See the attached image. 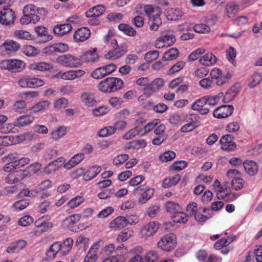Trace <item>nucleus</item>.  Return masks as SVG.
Instances as JSON below:
<instances>
[{
    "label": "nucleus",
    "instance_id": "nucleus-60",
    "mask_svg": "<svg viewBox=\"0 0 262 262\" xmlns=\"http://www.w3.org/2000/svg\"><path fill=\"white\" fill-rule=\"evenodd\" d=\"M45 84L44 81L37 78H30V88L41 86Z\"/></svg>",
    "mask_w": 262,
    "mask_h": 262
},
{
    "label": "nucleus",
    "instance_id": "nucleus-58",
    "mask_svg": "<svg viewBox=\"0 0 262 262\" xmlns=\"http://www.w3.org/2000/svg\"><path fill=\"white\" fill-rule=\"evenodd\" d=\"M184 64L185 63L183 61L177 62L169 70L168 74L171 75L180 71L184 67Z\"/></svg>",
    "mask_w": 262,
    "mask_h": 262
},
{
    "label": "nucleus",
    "instance_id": "nucleus-23",
    "mask_svg": "<svg viewBox=\"0 0 262 262\" xmlns=\"http://www.w3.org/2000/svg\"><path fill=\"white\" fill-rule=\"evenodd\" d=\"M101 167L100 166H94L90 167L84 174L83 179L90 181L94 178L100 171Z\"/></svg>",
    "mask_w": 262,
    "mask_h": 262
},
{
    "label": "nucleus",
    "instance_id": "nucleus-35",
    "mask_svg": "<svg viewBox=\"0 0 262 262\" xmlns=\"http://www.w3.org/2000/svg\"><path fill=\"white\" fill-rule=\"evenodd\" d=\"M146 145V142L143 139L134 140L125 146V149H140Z\"/></svg>",
    "mask_w": 262,
    "mask_h": 262
},
{
    "label": "nucleus",
    "instance_id": "nucleus-55",
    "mask_svg": "<svg viewBox=\"0 0 262 262\" xmlns=\"http://www.w3.org/2000/svg\"><path fill=\"white\" fill-rule=\"evenodd\" d=\"M129 158L127 154L119 155L113 159V163L115 165H118L123 164Z\"/></svg>",
    "mask_w": 262,
    "mask_h": 262
},
{
    "label": "nucleus",
    "instance_id": "nucleus-53",
    "mask_svg": "<svg viewBox=\"0 0 262 262\" xmlns=\"http://www.w3.org/2000/svg\"><path fill=\"white\" fill-rule=\"evenodd\" d=\"M14 36L18 38L23 39L30 40L32 38L31 34L29 32L25 30H17L15 31Z\"/></svg>",
    "mask_w": 262,
    "mask_h": 262
},
{
    "label": "nucleus",
    "instance_id": "nucleus-49",
    "mask_svg": "<svg viewBox=\"0 0 262 262\" xmlns=\"http://www.w3.org/2000/svg\"><path fill=\"white\" fill-rule=\"evenodd\" d=\"M133 235L132 231H122L117 236L116 240L118 242H123L127 241Z\"/></svg>",
    "mask_w": 262,
    "mask_h": 262
},
{
    "label": "nucleus",
    "instance_id": "nucleus-4",
    "mask_svg": "<svg viewBox=\"0 0 262 262\" xmlns=\"http://www.w3.org/2000/svg\"><path fill=\"white\" fill-rule=\"evenodd\" d=\"M57 62L67 67H78L81 65V60L70 54L58 57Z\"/></svg>",
    "mask_w": 262,
    "mask_h": 262
},
{
    "label": "nucleus",
    "instance_id": "nucleus-61",
    "mask_svg": "<svg viewBox=\"0 0 262 262\" xmlns=\"http://www.w3.org/2000/svg\"><path fill=\"white\" fill-rule=\"evenodd\" d=\"M205 97L207 99V106L210 107V110L217 104L219 101V97H210L209 96H205Z\"/></svg>",
    "mask_w": 262,
    "mask_h": 262
},
{
    "label": "nucleus",
    "instance_id": "nucleus-37",
    "mask_svg": "<svg viewBox=\"0 0 262 262\" xmlns=\"http://www.w3.org/2000/svg\"><path fill=\"white\" fill-rule=\"evenodd\" d=\"M179 53V51L177 48H171L168 51L165 52L162 59L165 61L175 59L178 56Z\"/></svg>",
    "mask_w": 262,
    "mask_h": 262
},
{
    "label": "nucleus",
    "instance_id": "nucleus-41",
    "mask_svg": "<svg viewBox=\"0 0 262 262\" xmlns=\"http://www.w3.org/2000/svg\"><path fill=\"white\" fill-rule=\"evenodd\" d=\"M50 104L49 101H41L34 104L32 107L31 110L34 113L38 112L48 108Z\"/></svg>",
    "mask_w": 262,
    "mask_h": 262
},
{
    "label": "nucleus",
    "instance_id": "nucleus-19",
    "mask_svg": "<svg viewBox=\"0 0 262 262\" xmlns=\"http://www.w3.org/2000/svg\"><path fill=\"white\" fill-rule=\"evenodd\" d=\"M72 29L69 24L57 25L54 27L53 32L58 36H62L68 33Z\"/></svg>",
    "mask_w": 262,
    "mask_h": 262
},
{
    "label": "nucleus",
    "instance_id": "nucleus-27",
    "mask_svg": "<svg viewBox=\"0 0 262 262\" xmlns=\"http://www.w3.org/2000/svg\"><path fill=\"white\" fill-rule=\"evenodd\" d=\"M105 11V8L102 5H97L90 9L85 12L86 17L97 16L101 15Z\"/></svg>",
    "mask_w": 262,
    "mask_h": 262
},
{
    "label": "nucleus",
    "instance_id": "nucleus-57",
    "mask_svg": "<svg viewBox=\"0 0 262 262\" xmlns=\"http://www.w3.org/2000/svg\"><path fill=\"white\" fill-rule=\"evenodd\" d=\"M226 10L228 16L231 17L237 12L238 6L236 5L228 4L226 6Z\"/></svg>",
    "mask_w": 262,
    "mask_h": 262
},
{
    "label": "nucleus",
    "instance_id": "nucleus-31",
    "mask_svg": "<svg viewBox=\"0 0 262 262\" xmlns=\"http://www.w3.org/2000/svg\"><path fill=\"white\" fill-rule=\"evenodd\" d=\"M199 61L203 65L209 66L216 62V57L211 53H207L200 59Z\"/></svg>",
    "mask_w": 262,
    "mask_h": 262
},
{
    "label": "nucleus",
    "instance_id": "nucleus-24",
    "mask_svg": "<svg viewBox=\"0 0 262 262\" xmlns=\"http://www.w3.org/2000/svg\"><path fill=\"white\" fill-rule=\"evenodd\" d=\"M164 81L162 78H157L153 80L152 82L148 84L145 89L146 92L150 93L155 92L160 90L164 85Z\"/></svg>",
    "mask_w": 262,
    "mask_h": 262
},
{
    "label": "nucleus",
    "instance_id": "nucleus-64",
    "mask_svg": "<svg viewBox=\"0 0 262 262\" xmlns=\"http://www.w3.org/2000/svg\"><path fill=\"white\" fill-rule=\"evenodd\" d=\"M33 222V219L30 215H26L21 218L18 221L20 226L26 227Z\"/></svg>",
    "mask_w": 262,
    "mask_h": 262
},
{
    "label": "nucleus",
    "instance_id": "nucleus-47",
    "mask_svg": "<svg viewBox=\"0 0 262 262\" xmlns=\"http://www.w3.org/2000/svg\"><path fill=\"white\" fill-rule=\"evenodd\" d=\"M23 52L28 56H34L39 53L37 49L30 45H27L24 47Z\"/></svg>",
    "mask_w": 262,
    "mask_h": 262
},
{
    "label": "nucleus",
    "instance_id": "nucleus-18",
    "mask_svg": "<svg viewBox=\"0 0 262 262\" xmlns=\"http://www.w3.org/2000/svg\"><path fill=\"white\" fill-rule=\"evenodd\" d=\"M81 100L88 107L93 106L97 103L94 94L91 92H84L81 95Z\"/></svg>",
    "mask_w": 262,
    "mask_h": 262
},
{
    "label": "nucleus",
    "instance_id": "nucleus-21",
    "mask_svg": "<svg viewBox=\"0 0 262 262\" xmlns=\"http://www.w3.org/2000/svg\"><path fill=\"white\" fill-rule=\"evenodd\" d=\"M35 30L38 36L41 38L39 41L41 42H46L52 39V36L48 34L47 29L43 26H38L35 29Z\"/></svg>",
    "mask_w": 262,
    "mask_h": 262
},
{
    "label": "nucleus",
    "instance_id": "nucleus-9",
    "mask_svg": "<svg viewBox=\"0 0 262 262\" xmlns=\"http://www.w3.org/2000/svg\"><path fill=\"white\" fill-rule=\"evenodd\" d=\"M207 99L205 96L196 100L191 105L193 110L198 111L202 115L207 114L210 107L207 106Z\"/></svg>",
    "mask_w": 262,
    "mask_h": 262
},
{
    "label": "nucleus",
    "instance_id": "nucleus-52",
    "mask_svg": "<svg viewBox=\"0 0 262 262\" xmlns=\"http://www.w3.org/2000/svg\"><path fill=\"white\" fill-rule=\"evenodd\" d=\"M106 76V75L105 73L103 67L96 69L91 73V76L96 79H101Z\"/></svg>",
    "mask_w": 262,
    "mask_h": 262
},
{
    "label": "nucleus",
    "instance_id": "nucleus-26",
    "mask_svg": "<svg viewBox=\"0 0 262 262\" xmlns=\"http://www.w3.org/2000/svg\"><path fill=\"white\" fill-rule=\"evenodd\" d=\"M150 30L157 31L162 24V21L160 18V14L157 13L150 17L148 22Z\"/></svg>",
    "mask_w": 262,
    "mask_h": 262
},
{
    "label": "nucleus",
    "instance_id": "nucleus-15",
    "mask_svg": "<svg viewBox=\"0 0 262 262\" xmlns=\"http://www.w3.org/2000/svg\"><path fill=\"white\" fill-rule=\"evenodd\" d=\"M84 155L83 153L80 152L75 155L70 160L64 165L65 168L70 169L75 166L84 159Z\"/></svg>",
    "mask_w": 262,
    "mask_h": 262
},
{
    "label": "nucleus",
    "instance_id": "nucleus-32",
    "mask_svg": "<svg viewBox=\"0 0 262 262\" xmlns=\"http://www.w3.org/2000/svg\"><path fill=\"white\" fill-rule=\"evenodd\" d=\"M18 129L15 123H3L0 125V132L2 134L16 133Z\"/></svg>",
    "mask_w": 262,
    "mask_h": 262
},
{
    "label": "nucleus",
    "instance_id": "nucleus-62",
    "mask_svg": "<svg viewBox=\"0 0 262 262\" xmlns=\"http://www.w3.org/2000/svg\"><path fill=\"white\" fill-rule=\"evenodd\" d=\"M205 50L203 48H199L192 52L189 56V60L190 61H194L197 59L200 55L204 53Z\"/></svg>",
    "mask_w": 262,
    "mask_h": 262
},
{
    "label": "nucleus",
    "instance_id": "nucleus-38",
    "mask_svg": "<svg viewBox=\"0 0 262 262\" xmlns=\"http://www.w3.org/2000/svg\"><path fill=\"white\" fill-rule=\"evenodd\" d=\"M165 207L167 212H171L173 214L181 211L180 205L178 203L172 201L166 202L165 203Z\"/></svg>",
    "mask_w": 262,
    "mask_h": 262
},
{
    "label": "nucleus",
    "instance_id": "nucleus-3",
    "mask_svg": "<svg viewBox=\"0 0 262 262\" xmlns=\"http://www.w3.org/2000/svg\"><path fill=\"white\" fill-rule=\"evenodd\" d=\"M24 66L23 61L18 59H7L0 62L2 69L8 70L12 72L19 71Z\"/></svg>",
    "mask_w": 262,
    "mask_h": 262
},
{
    "label": "nucleus",
    "instance_id": "nucleus-12",
    "mask_svg": "<svg viewBox=\"0 0 262 262\" xmlns=\"http://www.w3.org/2000/svg\"><path fill=\"white\" fill-rule=\"evenodd\" d=\"M81 218L79 214H72L66 217L62 223V225L64 228H67L74 231V225L78 222Z\"/></svg>",
    "mask_w": 262,
    "mask_h": 262
},
{
    "label": "nucleus",
    "instance_id": "nucleus-22",
    "mask_svg": "<svg viewBox=\"0 0 262 262\" xmlns=\"http://www.w3.org/2000/svg\"><path fill=\"white\" fill-rule=\"evenodd\" d=\"M165 14L167 19L172 20L178 19L183 15V13L179 8H169L165 11Z\"/></svg>",
    "mask_w": 262,
    "mask_h": 262
},
{
    "label": "nucleus",
    "instance_id": "nucleus-28",
    "mask_svg": "<svg viewBox=\"0 0 262 262\" xmlns=\"http://www.w3.org/2000/svg\"><path fill=\"white\" fill-rule=\"evenodd\" d=\"M126 226L125 217L122 216L117 217L110 224V227L115 230L123 228Z\"/></svg>",
    "mask_w": 262,
    "mask_h": 262
},
{
    "label": "nucleus",
    "instance_id": "nucleus-13",
    "mask_svg": "<svg viewBox=\"0 0 262 262\" xmlns=\"http://www.w3.org/2000/svg\"><path fill=\"white\" fill-rule=\"evenodd\" d=\"M91 35L90 30L87 27H82L78 29L74 34V38L77 41H84Z\"/></svg>",
    "mask_w": 262,
    "mask_h": 262
},
{
    "label": "nucleus",
    "instance_id": "nucleus-36",
    "mask_svg": "<svg viewBox=\"0 0 262 262\" xmlns=\"http://www.w3.org/2000/svg\"><path fill=\"white\" fill-rule=\"evenodd\" d=\"M73 245V239L71 237L66 238L61 245V255L67 254L72 249Z\"/></svg>",
    "mask_w": 262,
    "mask_h": 262
},
{
    "label": "nucleus",
    "instance_id": "nucleus-11",
    "mask_svg": "<svg viewBox=\"0 0 262 262\" xmlns=\"http://www.w3.org/2000/svg\"><path fill=\"white\" fill-rule=\"evenodd\" d=\"M160 227V224L156 222H151L143 226L141 232L142 236L150 237L156 233Z\"/></svg>",
    "mask_w": 262,
    "mask_h": 262
},
{
    "label": "nucleus",
    "instance_id": "nucleus-7",
    "mask_svg": "<svg viewBox=\"0 0 262 262\" xmlns=\"http://www.w3.org/2000/svg\"><path fill=\"white\" fill-rule=\"evenodd\" d=\"M154 189L150 188H141L138 187L135 189V192L140 194L138 202L141 204L147 202L153 195Z\"/></svg>",
    "mask_w": 262,
    "mask_h": 262
},
{
    "label": "nucleus",
    "instance_id": "nucleus-46",
    "mask_svg": "<svg viewBox=\"0 0 262 262\" xmlns=\"http://www.w3.org/2000/svg\"><path fill=\"white\" fill-rule=\"evenodd\" d=\"M159 123V119H155L148 123H147L144 128H142L141 131H143L142 136H143L150 132H151Z\"/></svg>",
    "mask_w": 262,
    "mask_h": 262
},
{
    "label": "nucleus",
    "instance_id": "nucleus-48",
    "mask_svg": "<svg viewBox=\"0 0 262 262\" xmlns=\"http://www.w3.org/2000/svg\"><path fill=\"white\" fill-rule=\"evenodd\" d=\"M244 180L240 178L234 177L232 181V186L235 190H241L244 186Z\"/></svg>",
    "mask_w": 262,
    "mask_h": 262
},
{
    "label": "nucleus",
    "instance_id": "nucleus-2",
    "mask_svg": "<svg viewBox=\"0 0 262 262\" xmlns=\"http://www.w3.org/2000/svg\"><path fill=\"white\" fill-rule=\"evenodd\" d=\"M176 244L175 235L170 233L161 238L158 243V247L162 250L169 251L176 247Z\"/></svg>",
    "mask_w": 262,
    "mask_h": 262
},
{
    "label": "nucleus",
    "instance_id": "nucleus-33",
    "mask_svg": "<svg viewBox=\"0 0 262 262\" xmlns=\"http://www.w3.org/2000/svg\"><path fill=\"white\" fill-rule=\"evenodd\" d=\"M108 79L113 92L120 90L123 86L124 82L121 79L115 77H110Z\"/></svg>",
    "mask_w": 262,
    "mask_h": 262
},
{
    "label": "nucleus",
    "instance_id": "nucleus-5",
    "mask_svg": "<svg viewBox=\"0 0 262 262\" xmlns=\"http://www.w3.org/2000/svg\"><path fill=\"white\" fill-rule=\"evenodd\" d=\"M45 11V10L43 8H38L33 5H28L25 6L23 9L24 14H27L32 17L33 24H36L39 21L40 15L42 12Z\"/></svg>",
    "mask_w": 262,
    "mask_h": 262
},
{
    "label": "nucleus",
    "instance_id": "nucleus-44",
    "mask_svg": "<svg viewBox=\"0 0 262 262\" xmlns=\"http://www.w3.org/2000/svg\"><path fill=\"white\" fill-rule=\"evenodd\" d=\"M200 125L199 121H193L182 126L180 129L182 133H187L192 131L193 129Z\"/></svg>",
    "mask_w": 262,
    "mask_h": 262
},
{
    "label": "nucleus",
    "instance_id": "nucleus-45",
    "mask_svg": "<svg viewBox=\"0 0 262 262\" xmlns=\"http://www.w3.org/2000/svg\"><path fill=\"white\" fill-rule=\"evenodd\" d=\"M175 157V152L171 150H168L161 154L159 157V159L163 162H167L171 161Z\"/></svg>",
    "mask_w": 262,
    "mask_h": 262
},
{
    "label": "nucleus",
    "instance_id": "nucleus-54",
    "mask_svg": "<svg viewBox=\"0 0 262 262\" xmlns=\"http://www.w3.org/2000/svg\"><path fill=\"white\" fill-rule=\"evenodd\" d=\"M2 161L5 163H13L16 165L18 161V157L16 154H9L8 156L3 157Z\"/></svg>",
    "mask_w": 262,
    "mask_h": 262
},
{
    "label": "nucleus",
    "instance_id": "nucleus-50",
    "mask_svg": "<svg viewBox=\"0 0 262 262\" xmlns=\"http://www.w3.org/2000/svg\"><path fill=\"white\" fill-rule=\"evenodd\" d=\"M84 199L83 196H77L73 198L69 203L68 206L70 208H75L80 205Z\"/></svg>",
    "mask_w": 262,
    "mask_h": 262
},
{
    "label": "nucleus",
    "instance_id": "nucleus-10",
    "mask_svg": "<svg viewBox=\"0 0 262 262\" xmlns=\"http://www.w3.org/2000/svg\"><path fill=\"white\" fill-rule=\"evenodd\" d=\"M234 137L232 135H225L220 140L221 148L226 151L234 150L236 147V144L233 141Z\"/></svg>",
    "mask_w": 262,
    "mask_h": 262
},
{
    "label": "nucleus",
    "instance_id": "nucleus-63",
    "mask_svg": "<svg viewBox=\"0 0 262 262\" xmlns=\"http://www.w3.org/2000/svg\"><path fill=\"white\" fill-rule=\"evenodd\" d=\"M187 165L185 161H178L175 162L172 165L173 169L176 171H180L185 168Z\"/></svg>",
    "mask_w": 262,
    "mask_h": 262
},
{
    "label": "nucleus",
    "instance_id": "nucleus-6",
    "mask_svg": "<svg viewBox=\"0 0 262 262\" xmlns=\"http://www.w3.org/2000/svg\"><path fill=\"white\" fill-rule=\"evenodd\" d=\"M15 16L14 11L9 7H4L0 12V23L9 26L14 23Z\"/></svg>",
    "mask_w": 262,
    "mask_h": 262
},
{
    "label": "nucleus",
    "instance_id": "nucleus-20",
    "mask_svg": "<svg viewBox=\"0 0 262 262\" xmlns=\"http://www.w3.org/2000/svg\"><path fill=\"white\" fill-rule=\"evenodd\" d=\"M27 245L25 241L20 239L15 242L12 243L7 249V252L9 253H13L19 252L24 249Z\"/></svg>",
    "mask_w": 262,
    "mask_h": 262
},
{
    "label": "nucleus",
    "instance_id": "nucleus-40",
    "mask_svg": "<svg viewBox=\"0 0 262 262\" xmlns=\"http://www.w3.org/2000/svg\"><path fill=\"white\" fill-rule=\"evenodd\" d=\"M163 40V42L165 43L166 47L172 45L176 41L175 36L169 33H163L161 36Z\"/></svg>",
    "mask_w": 262,
    "mask_h": 262
},
{
    "label": "nucleus",
    "instance_id": "nucleus-17",
    "mask_svg": "<svg viewBox=\"0 0 262 262\" xmlns=\"http://www.w3.org/2000/svg\"><path fill=\"white\" fill-rule=\"evenodd\" d=\"M34 120L32 115H23L19 117L15 121V125L16 127H21L31 123Z\"/></svg>",
    "mask_w": 262,
    "mask_h": 262
},
{
    "label": "nucleus",
    "instance_id": "nucleus-30",
    "mask_svg": "<svg viewBox=\"0 0 262 262\" xmlns=\"http://www.w3.org/2000/svg\"><path fill=\"white\" fill-rule=\"evenodd\" d=\"M65 162V159L63 157H60L49 164L46 167V171L50 172L51 171H55L61 166Z\"/></svg>",
    "mask_w": 262,
    "mask_h": 262
},
{
    "label": "nucleus",
    "instance_id": "nucleus-1",
    "mask_svg": "<svg viewBox=\"0 0 262 262\" xmlns=\"http://www.w3.org/2000/svg\"><path fill=\"white\" fill-rule=\"evenodd\" d=\"M111 45L113 49L105 55V57L106 59H118L122 56L127 52V44L125 43L119 45L117 40L113 39L112 40Z\"/></svg>",
    "mask_w": 262,
    "mask_h": 262
},
{
    "label": "nucleus",
    "instance_id": "nucleus-25",
    "mask_svg": "<svg viewBox=\"0 0 262 262\" xmlns=\"http://www.w3.org/2000/svg\"><path fill=\"white\" fill-rule=\"evenodd\" d=\"M53 68V66L51 63L45 62H35L30 65V69L31 70L41 72L49 71Z\"/></svg>",
    "mask_w": 262,
    "mask_h": 262
},
{
    "label": "nucleus",
    "instance_id": "nucleus-42",
    "mask_svg": "<svg viewBox=\"0 0 262 262\" xmlns=\"http://www.w3.org/2000/svg\"><path fill=\"white\" fill-rule=\"evenodd\" d=\"M99 90L104 93H112L108 78L101 81L98 85Z\"/></svg>",
    "mask_w": 262,
    "mask_h": 262
},
{
    "label": "nucleus",
    "instance_id": "nucleus-16",
    "mask_svg": "<svg viewBox=\"0 0 262 262\" xmlns=\"http://www.w3.org/2000/svg\"><path fill=\"white\" fill-rule=\"evenodd\" d=\"M243 165L246 172L249 175L253 176L257 173L258 166L255 162L247 160L243 163Z\"/></svg>",
    "mask_w": 262,
    "mask_h": 262
},
{
    "label": "nucleus",
    "instance_id": "nucleus-51",
    "mask_svg": "<svg viewBox=\"0 0 262 262\" xmlns=\"http://www.w3.org/2000/svg\"><path fill=\"white\" fill-rule=\"evenodd\" d=\"M193 30L199 33H206L210 32V28L208 25L200 24L193 27Z\"/></svg>",
    "mask_w": 262,
    "mask_h": 262
},
{
    "label": "nucleus",
    "instance_id": "nucleus-8",
    "mask_svg": "<svg viewBox=\"0 0 262 262\" xmlns=\"http://www.w3.org/2000/svg\"><path fill=\"white\" fill-rule=\"evenodd\" d=\"M234 110L232 105H223L216 108L213 113V116L217 118H224L231 115Z\"/></svg>",
    "mask_w": 262,
    "mask_h": 262
},
{
    "label": "nucleus",
    "instance_id": "nucleus-39",
    "mask_svg": "<svg viewBox=\"0 0 262 262\" xmlns=\"http://www.w3.org/2000/svg\"><path fill=\"white\" fill-rule=\"evenodd\" d=\"M173 221L175 223H185L187 221V215L183 212L181 208V211L177 212L172 215Z\"/></svg>",
    "mask_w": 262,
    "mask_h": 262
},
{
    "label": "nucleus",
    "instance_id": "nucleus-14",
    "mask_svg": "<svg viewBox=\"0 0 262 262\" xmlns=\"http://www.w3.org/2000/svg\"><path fill=\"white\" fill-rule=\"evenodd\" d=\"M20 46L17 42L11 40H6L2 45H1V49L4 48L5 51L16 52L20 49Z\"/></svg>",
    "mask_w": 262,
    "mask_h": 262
},
{
    "label": "nucleus",
    "instance_id": "nucleus-59",
    "mask_svg": "<svg viewBox=\"0 0 262 262\" xmlns=\"http://www.w3.org/2000/svg\"><path fill=\"white\" fill-rule=\"evenodd\" d=\"M252 81L249 84V86L251 88L255 87L257 85L259 84L262 80V77L260 74L258 73H254L252 76Z\"/></svg>",
    "mask_w": 262,
    "mask_h": 262
},
{
    "label": "nucleus",
    "instance_id": "nucleus-43",
    "mask_svg": "<svg viewBox=\"0 0 262 262\" xmlns=\"http://www.w3.org/2000/svg\"><path fill=\"white\" fill-rule=\"evenodd\" d=\"M5 180L6 183L8 184H16L21 181L17 171L8 174Z\"/></svg>",
    "mask_w": 262,
    "mask_h": 262
},
{
    "label": "nucleus",
    "instance_id": "nucleus-34",
    "mask_svg": "<svg viewBox=\"0 0 262 262\" xmlns=\"http://www.w3.org/2000/svg\"><path fill=\"white\" fill-rule=\"evenodd\" d=\"M118 29L123 32L126 35L129 36H135L136 35V30L132 26L126 24H120L118 27Z\"/></svg>",
    "mask_w": 262,
    "mask_h": 262
},
{
    "label": "nucleus",
    "instance_id": "nucleus-29",
    "mask_svg": "<svg viewBox=\"0 0 262 262\" xmlns=\"http://www.w3.org/2000/svg\"><path fill=\"white\" fill-rule=\"evenodd\" d=\"M81 60L85 62H94L98 60V55L96 53V49L85 52L81 57Z\"/></svg>",
    "mask_w": 262,
    "mask_h": 262
},
{
    "label": "nucleus",
    "instance_id": "nucleus-56",
    "mask_svg": "<svg viewBox=\"0 0 262 262\" xmlns=\"http://www.w3.org/2000/svg\"><path fill=\"white\" fill-rule=\"evenodd\" d=\"M159 52L158 51H151L147 52L144 57L145 60L148 62H151L156 60L159 57Z\"/></svg>",
    "mask_w": 262,
    "mask_h": 262
}]
</instances>
